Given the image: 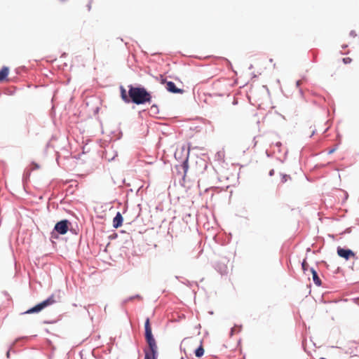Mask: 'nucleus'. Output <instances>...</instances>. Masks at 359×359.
<instances>
[{"mask_svg": "<svg viewBox=\"0 0 359 359\" xmlns=\"http://www.w3.org/2000/svg\"><path fill=\"white\" fill-rule=\"evenodd\" d=\"M9 73V69L7 67H3L0 70V81H4L6 80V78Z\"/></svg>", "mask_w": 359, "mask_h": 359, "instance_id": "obj_9", "label": "nucleus"}, {"mask_svg": "<svg viewBox=\"0 0 359 359\" xmlns=\"http://www.w3.org/2000/svg\"><path fill=\"white\" fill-rule=\"evenodd\" d=\"M69 222L67 219L58 222L54 228V231L60 234H65L69 229Z\"/></svg>", "mask_w": 359, "mask_h": 359, "instance_id": "obj_5", "label": "nucleus"}, {"mask_svg": "<svg viewBox=\"0 0 359 359\" xmlns=\"http://www.w3.org/2000/svg\"><path fill=\"white\" fill-rule=\"evenodd\" d=\"M56 302V300L55 299V296L52 294L47 299L43 301L42 302L38 304L35 306L31 308L30 309L27 310L25 312V313L30 314L33 313H38L42 311L43 309L46 308L47 306H49Z\"/></svg>", "mask_w": 359, "mask_h": 359, "instance_id": "obj_2", "label": "nucleus"}, {"mask_svg": "<svg viewBox=\"0 0 359 359\" xmlns=\"http://www.w3.org/2000/svg\"><path fill=\"white\" fill-rule=\"evenodd\" d=\"M334 149H332V150H330V151H329V153H330V154H332V153H333V152H334Z\"/></svg>", "mask_w": 359, "mask_h": 359, "instance_id": "obj_18", "label": "nucleus"}, {"mask_svg": "<svg viewBox=\"0 0 359 359\" xmlns=\"http://www.w3.org/2000/svg\"><path fill=\"white\" fill-rule=\"evenodd\" d=\"M320 359H325V358H321Z\"/></svg>", "mask_w": 359, "mask_h": 359, "instance_id": "obj_19", "label": "nucleus"}, {"mask_svg": "<svg viewBox=\"0 0 359 359\" xmlns=\"http://www.w3.org/2000/svg\"><path fill=\"white\" fill-rule=\"evenodd\" d=\"M51 238H57V234H56V233L55 231H53L51 233Z\"/></svg>", "mask_w": 359, "mask_h": 359, "instance_id": "obj_16", "label": "nucleus"}, {"mask_svg": "<svg viewBox=\"0 0 359 359\" xmlns=\"http://www.w3.org/2000/svg\"><path fill=\"white\" fill-rule=\"evenodd\" d=\"M149 350L145 351L144 359H156L157 345L154 343V346H149Z\"/></svg>", "mask_w": 359, "mask_h": 359, "instance_id": "obj_7", "label": "nucleus"}, {"mask_svg": "<svg viewBox=\"0 0 359 359\" xmlns=\"http://www.w3.org/2000/svg\"><path fill=\"white\" fill-rule=\"evenodd\" d=\"M128 96L132 102L136 104L150 102L151 96L144 88L129 86Z\"/></svg>", "mask_w": 359, "mask_h": 359, "instance_id": "obj_1", "label": "nucleus"}, {"mask_svg": "<svg viewBox=\"0 0 359 359\" xmlns=\"http://www.w3.org/2000/svg\"><path fill=\"white\" fill-rule=\"evenodd\" d=\"M121 98L123 99V101H125L126 102H130V99L126 94V90L123 87L121 88Z\"/></svg>", "mask_w": 359, "mask_h": 359, "instance_id": "obj_12", "label": "nucleus"}, {"mask_svg": "<svg viewBox=\"0 0 359 359\" xmlns=\"http://www.w3.org/2000/svg\"><path fill=\"white\" fill-rule=\"evenodd\" d=\"M288 179H290V177L287 175H284L282 177V182H285L287 181Z\"/></svg>", "mask_w": 359, "mask_h": 359, "instance_id": "obj_15", "label": "nucleus"}, {"mask_svg": "<svg viewBox=\"0 0 359 359\" xmlns=\"http://www.w3.org/2000/svg\"><path fill=\"white\" fill-rule=\"evenodd\" d=\"M301 83V81H297V86H299Z\"/></svg>", "mask_w": 359, "mask_h": 359, "instance_id": "obj_17", "label": "nucleus"}, {"mask_svg": "<svg viewBox=\"0 0 359 359\" xmlns=\"http://www.w3.org/2000/svg\"><path fill=\"white\" fill-rule=\"evenodd\" d=\"M302 269L305 272L308 269V264L306 263V261L304 259L302 264Z\"/></svg>", "mask_w": 359, "mask_h": 359, "instance_id": "obj_13", "label": "nucleus"}, {"mask_svg": "<svg viewBox=\"0 0 359 359\" xmlns=\"http://www.w3.org/2000/svg\"><path fill=\"white\" fill-rule=\"evenodd\" d=\"M123 223V217L121 214L118 212L113 219V226L115 229L120 227Z\"/></svg>", "mask_w": 359, "mask_h": 359, "instance_id": "obj_8", "label": "nucleus"}, {"mask_svg": "<svg viewBox=\"0 0 359 359\" xmlns=\"http://www.w3.org/2000/svg\"><path fill=\"white\" fill-rule=\"evenodd\" d=\"M204 354V348L202 345V342L201 341V344L198 348L195 351V355L198 358L203 356Z\"/></svg>", "mask_w": 359, "mask_h": 359, "instance_id": "obj_11", "label": "nucleus"}, {"mask_svg": "<svg viewBox=\"0 0 359 359\" xmlns=\"http://www.w3.org/2000/svg\"><path fill=\"white\" fill-rule=\"evenodd\" d=\"M337 255L345 259L346 260H348L351 259H357L358 257L354 252L349 249H344L340 247L337 248Z\"/></svg>", "mask_w": 359, "mask_h": 359, "instance_id": "obj_4", "label": "nucleus"}, {"mask_svg": "<svg viewBox=\"0 0 359 359\" xmlns=\"http://www.w3.org/2000/svg\"><path fill=\"white\" fill-rule=\"evenodd\" d=\"M342 60L345 65L349 64L352 62V59L349 57H344V58H343Z\"/></svg>", "mask_w": 359, "mask_h": 359, "instance_id": "obj_14", "label": "nucleus"}, {"mask_svg": "<svg viewBox=\"0 0 359 359\" xmlns=\"http://www.w3.org/2000/svg\"><path fill=\"white\" fill-rule=\"evenodd\" d=\"M161 83H165V84H166L165 88L170 93H182L184 92L183 90L177 88L175 84L172 81H165V79H161Z\"/></svg>", "mask_w": 359, "mask_h": 359, "instance_id": "obj_6", "label": "nucleus"}, {"mask_svg": "<svg viewBox=\"0 0 359 359\" xmlns=\"http://www.w3.org/2000/svg\"><path fill=\"white\" fill-rule=\"evenodd\" d=\"M145 339L149 346H154L156 341L153 337L149 318H147L144 323Z\"/></svg>", "mask_w": 359, "mask_h": 359, "instance_id": "obj_3", "label": "nucleus"}, {"mask_svg": "<svg viewBox=\"0 0 359 359\" xmlns=\"http://www.w3.org/2000/svg\"><path fill=\"white\" fill-rule=\"evenodd\" d=\"M311 271L312 273L313 282L316 285L320 286L321 285V280L318 277L317 272L313 269H311Z\"/></svg>", "mask_w": 359, "mask_h": 359, "instance_id": "obj_10", "label": "nucleus"}]
</instances>
